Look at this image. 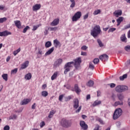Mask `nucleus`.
<instances>
[{
	"instance_id": "5",
	"label": "nucleus",
	"mask_w": 130,
	"mask_h": 130,
	"mask_svg": "<svg viewBox=\"0 0 130 130\" xmlns=\"http://www.w3.org/2000/svg\"><path fill=\"white\" fill-rule=\"evenodd\" d=\"M74 64L73 61L68 62L64 67V69H65V70L64 71V74L65 75H67L68 74V72H70V70H71V68L73 67V66L72 64Z\"/></svg>"
},
{
	"instance_id": "10",
	"label": "nucleus",
	"mask_w": 130,
	"mask_h": 130,
	"mask_svg": "<svg viewBox=\"0 0 130 130\" xmlns=\"http://www.w3.org/2000/svg\"><path fill=\"white\" fill-rule=\"evenodd\" d=\"M99 58L101 60H102V61H104H104H106L108 60L109 57L108 55H107L106 54H104L100 56Z\"/></svg>"
},
{
	"instance_id": "51",
	"label": "nucleus",
	"mask_w": 130,
	"mask_h": 130,
	"mask_svg": "<svg viewBox=\"0 0 130 130\" xmlns=\"http://www.w3.org/2000/svg\"><path fill=\"white\" fill-rule=\"evenodd\" d=\"M4 130H10V126L6 125L4 127Z\"/></svg>"
},
{
	"instance_id": "35",
	"label": "nucleus",
	"mask_w": 130,
	"mask_h": 130,
	"mask_svg": "<svg viewBox=\"0 0 130 130\" xmlns=\"http://www.w3.org/2000/svg\"><path fill=\"white\" fill-rule=\"evenodd\" d=\"M2 78H3L5 81H8V74H4L2 75Z\"/></svg>"
},
{
	"instance_id": "59",
	"label": "nucleus",
	"mask_w": 130,
	"mask_h": 130,
	"mask_svg": "<svg viewBox=\"0 0 130 130\" xmlns=\"http://www.w3.org/2000/svg\"><path fill=\"white\" fill-rule=\"evenodd\" d=\"M17 118V116L16 115H13L12 117H10V119H16Z\"/></svg>"
},
{
	"instance_id": "15",
	"label": "nucleus",
	"mask_w": 130,
	"mask_h": 130,
	"mask_svg": "<svg viewBox=\"0 0 130 130\" xmlns=\"http://www.w3.org/2000/svg\"><path fill=\"white\" fill-rule=\"evenodd\" d=\"M29 66V61H26L21 64V69L25 70Z\"/></svg>"
},
{
	"instance_id": "3",
	"label": "nucleus",
	"mask_w": 130,
	"mask_h": 130,
	"mask_svg": "<svg viewBox=\"0 0 130 130\" xmlns=\"http://www.w3.org/2000/svg\"><path fill=\"white\" fill-rule=\"evenodd\" d=\"M128 90V87L126 85H117L115 87L116 92H118V93H121L122 92H125V91H127Z\"/></svg>"
},
{
	"instance_id": "31",
	"label": "nucleus",
	"mask_w": 130,
	"mask_h": 130,
	"mask_svg": "<svg viewBox=\"0 0 130 130\" xmlns=\"http://www.w3.org/2000/svg\"><path fill=\"white\" fill-rule=\"evenodd\" d=\"M118 105H123V102H120L119 101L116 102L114 104V106H118Z\"/></svg>"
},
{
	"instance_id": "14",
	"label": "nucleus",
	"mask_w": 130,
	"mask_h": 130,
	"mask_svg": "<svg viewBox=\"0 0 130 130\" xmlns=\"http://www.w3.org/2000/svg\"><path fill=\"white\" fill-rule=\"evenodd\" d=\"M40 8H41V5L36 4L35 6L32 7V10L34 12H35L36 11H38V10H40Z\"/></svg>"
},
{
	"instance_id": "29",
	"label": "nucleus",
	"mask_w": 130,
	"mask_h": 130,
	"mask_svg": "<svg viewBox=\"0 0 130 130\" xmlns=\"http://www.w3.org/2000/svg\"><path fill=\"white\" fill-rule=\"evenodd\" d=\"M97 42L100 47H103L104 46V45H103V43H102L100 39H98L97 40Z\"/></svg>"
},
{
	"instance_id": "11",
	"label": "nucleus",
	"mask_w": 130,
	"mask_h": 130,
	"mask_svg": "<svg viewBox=\"0 0 130 130\" xmlns=\"http://www.w3.org/2000/svg\"><path fill=\"white\" fill-rule=\"evenodd\" d=\"M73 107L75 109H77L79 107V100L75 99L73 101Z\"/></svg>"
},
{
	"instance_id": "28",
	"label": "nucleus",
	"mask_w": 130,
	"mask_h": 130,
	"mask_svg": "<svg viewBox=\"0 0 130 130\" xmlns=\"http://www.w3.org/2000/svg\"><path fill=\"white\" fill-rule=\"evenodd\" d=\"M56 77H57V72H55L51 76V79L52 81H53V80H55V79H56Z\"/></svg>"
},
{
	"instance_id": "61",
	"label": "nucleus",
	"mask_w": 130,
	"mask_h": 130,
	"mask_svg": "<svg viewBox=\"0 0 130 130\" xmlns=\"http://www.w3.org/2000/svg\"><path fill=\"white\" fill-rule=\"evenodd\" d=\"M81 55H83V56H86L87 55V52H81Z\"/></svg>"
},
{
	"instance_id": "18",
	"label": "nucleus",
	"mask_w": 130,
	"mask_h": 130,
	"mask_svg": "<svg viewBox=\"0 0 130 130\" xmlns=\"http://www.w3.org/2000/svg\"><path fill=\"white\" fill-rule=\"evenodd\" d=\"M53 43H54V45L55 46V47H56V48H57V47L58 46H60V42H59V41H58V40H54L53 41Z\"/></svg>"
},
{
	"instance_id": "13",
	"label": "nucleus",
	"mask_w": 130,
	"mask_h": 130,
	"mask_svg": "<svg viewBox=\"0 0 130 130\" xmlns=\"http://www.w3.org/2000/svg\"><path fill=\"white\" fill-rule=\"evenodd\" d=\"M31 101V100L29 99H24L22 102H20V105H26Z\"/></svg>"
},
{
	"instance_id": "33",
	"label": "nucleus",
	"mask_w": 130,
	"mask_h": 130,
	"mask_svg": "<svg viewBox=\"0 0 130 130\" xmlns=\"http://www.w3.org/2000/svg\"><path fill=\"white\" fill-rule=\"evenodd\" d=\"M41 94L42 96H43V97H47V96H48V92H47V91H42Z\"/></svg>"
},
{
	"instance_id": "64",
	"label": "nucleus",
	"mask_w": 130,
	"mask_h": 130,
	"mask_svg": "<svg viewBox=\"0 0 130 130\" xmlns=\"http://www.w3.org/2000/svg\"><path fill=\"white\" fill-rule=\"evenodd\" d=\"M128 28H130V24H129L125 26V29H128Z\"/></svg>"
},
{
	"instance_id": "17",
	"label": "nucleus",
	"mask_w": 130,
	"mask_h": 130,
	"mask_svg": "<svg viewBox=\"0 0 130 130\" xmlns=\"http://www.w3.org/2000/svg\"><path fill=\"white\" fill-rule=\"evenodd\" d=\"M14 23L15 24V26L18 28L21 29V21L20 20H16L14 21Z\"/></svg>"
},
{
	"instance_id": "37",
	"label": "nucleus",
	"mask_w": 130,
	"mask_h": 130,
	"mask_svg": "<svg viewBox=\"0 0 130 130\" xmlns=\"http://www.w3.org/2000/svg\"><path fill=\"white\" fill-rule=\"evenodd\" d=\"M124 50L125 51H127V52H130V45H127L124 47Z\"/></svg>"
},
{
	"instance_id": "47",
	"label": "nucleus",
	"mask_w": 130,
	"mask_h": 130,
	"mask_svg": "<svg viewBox=\"0 0 130 130\" xmlns=\"http://www.w3.org/2000/svg\"><path fill=\"white\" fill-rule=\"evenodd\" d=\"M48 30H49V27H46L44 35H47L48 34Z\"/></svg>"
},
{
	"instance_id": "50",
	"label": "nucleus",
	"mask_w": 130,
	"mask_h": 130,
	"mask_svg": "<svg viewBox=\"0 0 130 130\" xmlns=\"http://www.w3.org/2000/svg\"><path fill=\"white\" fill-rule=\"evenodd\" d=\"M63 94H61L59 95V101H60L61 102L62 101V99L63 98Z\"/></svg>"
},
{
	"instance_id": "52",
	"label": "nucleus",
	"mask_w": 130,
	"mask_h": 130,
	"mask_svg": "<svg viewBox=\"0 0 130 130\" xmlns=\"http://www.w3.org/2000/svg\"><path fill=\"white\" fill-rule=\"evenodd\" d=\"M99 128H100V126H99L98 124H96L93 130H99Z\"/></svg>"
},
{
	"instance_id": "57",
	"label": "nucleus",
	"mask_w": 130,
	"mask_h": 130,
	"mask_svg": "<svg viewBox=\"0 0 130 130\" xmlns=\"http://www.w3.org/2000/svg\"><path fill=\"white\" fill-rule=\"evenodd\" d=\"M87 48H88V47H87L86 46H83L81 47V49H82V50H86Z\"/></svg>"
},
{
	"instance_id": "1",
	"label": "nucleus",
	"mask_w": 130,
	"mask_h": 130,
	"mask_svg": "<svg viewBox=\"0 0 130 130\" xmlns=\"http://www.w3.org/2000/svg\"><path fill=\"white\" fill-rule=\"evenodd\" d=\"M59 123L60 126L65 128H69V127L72 126V122L66 118H62L60 120Z\"/></svg>"
},
{
	"instance_id": "12",
	"label": "nucleus",
	"mask_w": 130,
	"mask_h": 130,
	"mask_svg": "<svg viewBox=\"0 0 130 130\" xmlns=\"http://www.w3.org/2000/svg\"><path fill=\"white\" fill-rule=\"evenodd\" d=\"M59 24V19H55L50 24L51 26H57V24Z\"/></svg>"
},
{
	"instance_id": "27",
	"label": "nucleus",
	"mask_w": 130,
	"mask_h": 130,
	"mask_svg": "<svg viewBox=\"0 0 130 130\" xmlns=\"http://www.w3.org/2000/svg\"><path fill=\"white\" fill-rule=\"evenodd\" d=\"M94 85V81L92 80H89L88 82L87 83V86L88 87H92Z\"/></svg>"
},
{
	"instance_id": "34",
	"label": "nucleus",
	"mask_w": 130,
	"mask_h": 130,
	"mask_svg": "<svg viewBox=\"0 0 130 130\" xmlns=\"http://www.w3.org/2000/svg\"><path fill=\"white\" fill-rule=\"evenodd\" d=\"M127 78V75L126 74H124L122 76H121L119 77V79L120 81H123L124 79H126Z\"/></svg>"
},
{
	"instance_id": "43",
	"label": "nucleus",
	"mask_w": 130,
	"mask_h": 130,
	"mask_svg": "<svg viewBox=\"0 0 130 130\" xmlns=\"http://www.w3.org/2000/svg\"><path fill=\"white\" fill-rule=\"evenodd\" d=\"M64 99H65V101L66 102H68V101H70V100L72 99V96L71 95H69L68 96L66 97Z\"/></svg>"
},
{
	"instance_id": "60",
	"label": "nucleus",
	"mask_w": 130,
	"mask_h": 130,
	"mask_svg": "<svg viewBox=\"0 0 130 130\" xmlns=\"http://www.w3.org/2000/svg\"><path fill=\"white\" fill-rule=\"evenodd\" d=\"M36 107V103H34L32 106H31V109H35Z\"/></svg>"
},
{
	"instance_id": "55",
	"label": "nucleus",
	"mask_w": 130,
	"mask_h": 130,
	"mask_svg": "<svg viewBox=\"0 0 130 130\" xmlns=\"http://www.w3.org/2000/svg\"><path fill=\"white\" fill-rule=\"evenodd\" d=\"M121 124V123L119 121L116 122V125L118 127H119V126H120Z\"/></svg>"
},
{
	"instance_id": "54",
	"label": "nucleus",
	"mask_w": 130,
	"mask_h": 130,
	"mask_svg": "<svg viewBox=\"0 0 130 130\" xmlns=\"http://www.w3.org/2000/svg\"><path fill=\"white\" fill-rule=\"evenodd\" d=\"M88 17H89V13H87L86 15H85L83 16V19L84 20H86V19H88Z\"/></svg>"
},
{
	"instance_id": "26",
	"label": "nucleus",
	"mask_w": 130,
	"mask_h": 130,
	"mask_svg": "<svg viewBox=\"0 0 130 130\" xmlns=\"http://www.w3.org/2000/svg\"><path fill=\"white\" fill-rule=\"evenodd\" d=\"M51 45H52V44H51V42L50 41L46 42L45 43V47H46V48H49Z\"/></svg>"
},
{
	"instance_id": "36",
	"label": "nucleus",
	"mask_w": 130,
	"mask_h": 130,
	"mask_svg": "<svg viewBox=\"0 0 130 130\" xmlns=\"http://www.w3.org/2000/svg\"><path fill=\"white\" fill-rule=\"evenodd\" d=\"M53 114H54V111L52 110L50 111L48 115L49 118H52V116H53Z\"/></svg>"
},
{
	"instance_id": "30",
	"label": "nucleus",
	"mask_w": 130,
	"mask_h": 130,
	"mask_svg": "<svg viewBox=\"0 0 130 130\" xmlns=\"http://www.w3.org/2000/svg\"><path fill=\"white\" fill-rule=\"evenodd\" d=\"M20 51H21V48H19L17 50L13 52L14 55L16 56Z\"/></svg>"
},
{
	"instance_id": "62",
	"label": "nucleus",
	"mask_w": 130,
	"mask_h": 130,
	"mask_svg": "<svg viewBox=\"0 0 130 130\" xmlns=\"http://www.w3.org/2000/svg\"><path fill=\"white\" fill-rule=\"evenodd\" d=\"M90 98H91V96H90V94H88L86 96V100H89V99H90Z\"/></svg>"
},
{
	"instance_id": "24",
	"label": "nucleus",
	"mask_w": 130,
	"mask_h": 130,
	"mask_svg": "<svg viewBox=\"0 0 130 130\" xmlns=\"http://www.w3.org/2000/svg\"><path fill=\"white\" fill-rule=\"evenodd\" d=\"M100 104H101V101H95L94 102H93L92 106L95 107V106H97V105H99Z\"/></svg>"
},
{
	"instance_id": "49",
	"label": "nucleus",
	"mask_w": 130,
	"mask_h": 130,
	"mask_svg": "<svg viewBox=\"0 0 130 130\" xmlns=\"http://www.w3.org/2000/svg\"><path fill=\"white\" fill-rule=\"evenodd\" d=\"M108 85L110 86V88H114L116 85L114 83H110V84H108Z\"/></svg>"
},
{
	"instance_id": "63",
	"label": "nucleus",
	"mask_w": 130,
	"mask_h": 130,
	"mask_svg": "<svg viewBox=\"0 0 130 130\" xmlns=\"http://www.w3.org/2000/svg\"><path fill=\"white\" fill-rule=\"evenodd\" d=\"M10 59H11V57L10 56L7 57V58L6 59V61H7V62H8V61H10Z\"/></svg>"
},
{
	"instance_id": "21",
	"label": "nucleus",
	"mask_w": 130,
	"mask_h": 130,
	"mask_svg": "<svg viewBox=\"0 0 130 130\" xmlns=\"http://www.w3.org/2000/svg\"><path fill=\"white\" fill-rule=\"evenodd\" d=\"M74 89L77 94H80V92H81V89H80V87H79V86H78V84L75 85Z\"/></svg>"
},
{
	"instance_id": "45",
	"label": "nucleus",
	"mask_w": 130,
	"mask_h": 130,
	"mask_svg": "<svg viewBox=\"0 0 130 130\" xmlns=\"http://www.w3.org/2000/svg\"><path fill=\"white\" fill-rule=\"evenodd\" d=\"M7 19L6 17L0 18V23H4V22H6Z\"/></svg>"
},
{
	"instance_id": "32",
	"label": "nucleus",
	"mask_w": 130,
	"mask_h": 130,
	"mask_svg": "<svg viewBox=\"0 0 130 130\" xmlns=\"http://www.w3.org/2000/svg\"><path fill=\"white\" fill-rule=\"evenodd\" d=\"M71 3H72L71 5H70L71 8H75L76 6V2H75V0H70Z\"/></svg>"
},
{
	"instance_id": "39",
	"label": "nucleus",
	"mask_w": 130,
	"mask_h": 130,
	"mask_svg": "<svg viewBox=\"0 0 130 130\" xmlns=\"http://www.w3.org/2000/svg\"><path fill=\"white\" fill-rule=\"evenodd\" d=\"M100 13H101V11H100V10H96L93 12V15L96 16V15H98V14H100Z\"/></svg>"
},
{
	"instance_id": "23",
	"label": "nucleus",
	"mask_w": 130,
	"mask_h": 130,
	"mask_svg": "<svg viewBox=\"0 0 130 130\" xmlns=\"http://www.w3.org/2000/svg\"><path fill=\"white\" fill-rule=\"evenodd\" d=\"M114 15L117 18L118 16H121L122 15V11L121 10H119L118 12H114Z\"/></svg>"
},
{
	"instance_id": "44",
	"label": "nucleus",
	"mask_w": 130,
	"mask_h": 130,
	"mask_svg": "<svg viewBox=\"0 0 130 130\" xmlns=\"http://www.w3.org/2000/svg\"><path fill=\"white\" fill-rule=\"evenodd\" d=\"M30 29V27L29 26H26L23 30V33H26L27 32V30H29Z\"/></svg>"
},
{
	"instance_id": "2",
	"label": "nucleus",
	"mask_w": 130,
	"mask_h": 130,
	"mask_svg": "<svg viewBox=\"0 0 130 130\" xmlns=\"http://www.w3.org/2000/svg\"><path fill=\"white\" fill-rule=\"evenodd\" d=\"M101 33V28L100 26L99 25H95L92 29L91 30L90 35L91 36H93L94 38H96L97 36L99 35Z\"/></svg>"
},
{
	"instance_id": "38",
	"label": "nucleus",
	"mask_w": 130,
	"mask_h": 130,
	"mask_svg": "<svg viewBox=\"0 0 130 130\" xmlns=\"http://www.w3.org/2000/svg\"><path fill=\"white\" fill-rule=\"evenodd\" d=\"M17 72H18V69L16 68L11 71V75H15V74H17Z\"/></svg>"
},
{
	"instance_id": "20",
	"label": "nucleus",
	"mask_w": 130,
	"mask_h": 130,
	"mask_svg": "<svg viewBox=\"0 0 130 130\" xmlns=\"http://www.w3.org/2000/svg\"><path fill=\"white\" fill-rule=\"evenodd\" d=\"M54 50V47H53L51 49H49V50L45 53V55H46V56H47V55H49L50 54H51V53L53 52Z\"/></svg>"
},
{
	"instance_id": "46",
	"label": "nucleus",
	"mask_w": 130,
	"mask_h": 130,
	"mask_svg": "<svg viewBox=\"0 0 130 130\" xmlns=\"http://www.w3.org/2000/svg\"><path fill=\"white\" fill-rule=\"evenodd\" d=\"M89 68L90 69V70H94V64H93L92 62H90Z\"/></svg>"
},
{
	"instance_id": "25",
	"label": "nucleus",
	"mask_w": 130,
	"mask_h": 130,
	"mask_svg": "<svg viewBox=\"0 0 130 130\" xmlns=\"http://www.w3.org/2000/svg\"><path fill=\"white\" fill-rule=\"evenodd\" d=\"M31 78H32V75L30 74V73H28L25 76V80H30Z\"/></svg>"
},
{
	"instance_id": "8",
	"label": "nucleus",
	"mask_w": 130,
	"mask_h": 130,
	"mask_svg": "<svg viewBox=\"0 0 130 130\" xmlns=\"http://www.w3.org/2000/svg\"><path fill=\"white\" fill-rule=\"evenodd\" d=\"M80 125L81 126V129L87 130L88 129V125L86 124V122L84 121H80Z\"/></svg>"
},
{
	"instance_id": "53",
	"label": "nucleus",
	"mask_w": 130,
	"mask_h": 130,
	"mask_svg": "<svg viewBox=\"0 0 130 130\" xmlns=\"http://www.w3.org/2000/svg\"><path fill=\"white\" fill-rule=\"evenodd\" d=\"M40 127H42L45 125V122L44 121H42V122L40 123Z\"/></svg>"
},
{
	"instance_id": "41",
	"label": "nucleus",
	"mask_w": 130,
	"mask_h": 130,
	"mask_svg": "<svg viewBox=\"0 0 130 130\" xmlns=\"http://www.w3.org/2000/svg\"><path fill=\"white\" fill-rule=\"evenodd\" d=\"M93 62L94 64H97V63L99 62V58H94V60H93Z\"/></svg>"
},
{
	"instance_id": "48",
	"label": "nucleus",
	"mask_w": 130,
	"mask_h": 130,
	"mask_svg": "<svg viewBox=\"0 0 130 130\" xmlns=\"http://www.w3.org/2000/svg\"><path fill=\"white\" fill-rule=\"evenodd\" d=\"M57 29H58L57 27H50V31H56Z\"/></svg>"
},
{
	"instance_id": "58",
	"label": "nucleus",
	"mask_w": 130,
	"mask_h": 130,
	"mask_svg": "<svg viewBox=\"0 0 130 130\" xmlns=\"http://www.w3.org/2000/svg\"><path fill=\"white\" fill-rule=\"evenodd\" d=\"M39 27V25H37V26H34V28H33V31H35L36 30H37V29L38 28V27Z\"/></svg>"
},
{
	"instance_id": "7",
	"label": "nucleus",
	"mask_w": 130,
	"mask_h": 130,
	"mask_svg": "<svg viewBox=\"0 0 130 130\" xmlns=\"http://www.w3.org/2000/svg\"><path fill=\"white\" fill-rule=\"evenodd\" d=\"M81 17H82V12L81 11L76 12L72 17L73 22H77Z\"/></svg>"
},
{
	"instance_id": "19",
	"label": "nucleus",
	"mask_w": 130,
	"mask_h": 130,
	"mask_svg": "<svg viewBox=\"0 0 130 130\" xmlns=\"http://www.w3.org/2000/svg\"><path fill=\"white\" fill-rule=\"evenodd\" d=\"M8 35H12V32L8 30L1 32V36H8Z\"/></svg>"
},
{
	"instance_id": "56",
	"label": "nucleus",
	"mask_w": 130,
	"mask_h": 130,
	"mask_svg": "<svg viewBox=\"0 0 130 130\" xmlns=\"http://www.w3.org/2000/svg\"><path fill=\"white\" fill-rule=\"evenodd\" d=\"M81 109H82V106H79L78 109L76 111V113H79V112L81 111Z\"/></svg>"
},
{
	"instance_id": "40",
	"label": "nucleus",
	"mask_w": 130,
	"mask_h": 130,
	"mask_svg": "<svg viewBox=\"0 0 130 130\" xmlns=\"http://www.w3.org/2000/svg\"><path fill=\"white\" fill-rule=\"evenodd\" d=\"M123 21V17H120L117 19V22L121 23Z\"/></svg>"
},
{
	"instance_id": "6",
	"label": "nucleus",
	"mask_w": 130,
	"mask_h": 130,
	"mask_svg": "<svg viewBox=\"0 0 130 130\" xmlns=\"http://www.w3.org/2000/svg\"><path fill=\"white\" fill-rule=\"evenodd\" d=\"M81 62H82L81 57H78L74 60V67L77 70H79L81 68Z\"/></svg>"
},
{
	"instance_id": "16",
	"label": "nucleus",
	"mask_w": 130,
	"mask_h": 130,
	"mask_svg": "<svg viewBox=\"0 0 130 130\" xmlns=\"http://www.w3.org/2000/svg\"><path fill=\"white\" fill-rule=\"evenodd\" d=\"M120 40L122 41V42H124L125 43H126L127 42V39H126V37H125V34H123L121 35L120 37Z\"/></svg>"
},
{
	"instance_id": "4",
	"label": "nucleus",
	"mask_w": 130,
	"mask_h": 130,
	"mask_svg": "<svg viewBox=\"0 0 130 130\" xmlns=\"http://www.w3.org/2000/svg\"><path fill=\"white\" fill-rule=\"evenodd\" d=\"M121 114H122V110L121 108L116 109L113 114V118L115 120L117 119V118H119L120 116H121Z\"/></svg>"
},
{
	"instance_id": "22",
	"label": "nucleus",
	"mask_w": 130,
	"mask_h": 130,
	"mask_svg": "<svg viewBox=\"0 0 130 130\" xmlns=\"http://www.w3.org/2000/svg\"><path fill=\"white\" fill-rule=\"evenodd\" d=\"M117 96L120 101H123V99H124V95H123L122 93H119L117 95Z\"/></svg>"
},
{
	"instance_id": "42",
	"label": "nucleus",
	"mask_w": 130,
	"mask_h": 130,
	"mask_svg": "<svg viewBox=\"0 0 130 130\" xmlns=\"http://www.w3.org/2000/svg\"><path fill=\"white\" fill-rule=\"evenodd\" d=\"M115 30H116V28H114V27L110 28L108 30V33L114 32Z\"/></svg>"
},
{
	"instance_id": "9",
	"label": "nucleus",
	"mask_w": 130,
	"mask_h": 130,
	"mask_svg": "<svg viewBox=\"0 0 130 130\" xmlns=\"http://www.w3.org/2000/svg\"><path fill=\"white\" fill-rule=\"evenodd\" d=\"M62 62V59H58L56 61H55L54 63V68L55 69H56L58 67H59L60 64H61V63Z\"/></svg>"
}]
</instances>
